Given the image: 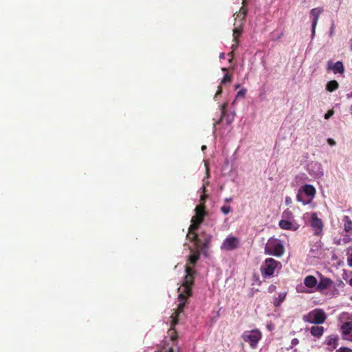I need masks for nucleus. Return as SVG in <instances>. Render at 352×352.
<instances>
[{"instance_id": "f257e3e1", "label": "nucleus", "mask_w": 352, "mask_h": 352, "mask_svg": "<svg viewBox=\"0 0 352 352\" xmlns=\"http://www.w3.org/2000/svg\"><path fill=\"white\" fill-rule=\"evenodd\" d=\"M186 276L182 284V291L179 294V298L184 300L188 298L192 295V286L194 284V274L196 271L192 267L185 265Z\"/></svg>"}, {"instance_id": "f03ea898", "label": "nucleus", "mask_w": 352, "mask_h": 352, "mask_svg": "<svg viewBox=\"0 0 352 352\" xmlns=\"http://www.w3.org/2000/svg\"><path fill=\"white\" fill-rule=\"evenodd\" d=\"M281 267L280 262L272 258H267L261 265L260 272L263 278H270L274 276L276 271Z\"/></svg>"}, {"instance_id": "7ed1b4c3", "label": "nucleus", "mask_w": 352, "mask_h": 352, "mask_svg": "<svg viewBox=\"0 0 352 352\" xmlns=\"http://www.w3.org/2000/svg\"><path fill=\"white\" fill-rule=\"evenodd\" d=\"M178 299L179 300V303L177 305V309H174V312L170 316V329L169 331H173V334L170 335V339L172 340H175L177 338V332L175 330V327L179 322V318L180 315L184 313L186 302L187 300V298H185L184 300L180 299L179 295L178 296Z\"/></svg>"}, {"instance_id": "20e7f679", "label": "nucleus", "mask_w": 352, "mask_h": 352, "mask_svg": "<svg viewBox=\"0 0 352 352\" xmlns=\"http://www.w3.org/2000/svg\"><path fill=\"white\" fill-rule=\"evenodd\" d=\"M284 250V246L280 241L274 238H270L265 247V254L277 257L281 256Z\"/></svg>"}, {"instance_id": "39448f33", "label": "nucleus", "mask_w": 352, "mask_h": 352, "mask_svg": "<svg viewBox=\"0 0 352 352\" xmlns=\"http://www.w3.org/2000/svg\"><path fill=\"white\" fill-rule=\"evenodd\" d=\"M327 320V315L323 309H315L302 316V320L315 324H323Z\"/></svg>"}, {"instance_id": "423d86ee", "label": "nucleus", "mask_w": 352, "mask_h": 352, "mask_svg": "<svg viewBox=\"0 0 352 352\" xmlns=\"http://www.w3.org/2000/svg\"><path fill=\"white\" fill-rule=\"evenodd\" d=\"M316 195L315 188L309 184L304 185L299 189L296 195V199L304 205L309 204Z\"/></svg>"}, {"instance_id": "0eeeda50", "label": "nucleus", "mask_w": 352, "mask_h": 352, "mask_svg": "<svg viewBox=\"0 0 352 352\" xmlns=\"http://www.w3.org/2000/svg\"><path fill=\"white\" fill-rule=\"evenodd\" d=\"M242 339L244 342H248L250 347L255 349L257 346L258 342L262 338L261 332L256 329L250 331H245L242 336Z\"/></svg>"}, {"instance_id": "6e6552de", "label": "nucleus", "mask_w": 352, "mask_h": 352, "mask_svg": "<svg viewBox=\"0 0 352 352\" xmlns=\"http://www.w3.org/2000/svg\"><path fill=\"white\" fill-rule=\"evenodd\" d=\"M310 225L314 231V234L319 236L322 232L323 222L321 219L318 217L316 212H314L311 215Z\"/></svg>"}, {"instance_id": "1a4fd4ad", "label": "nucleus", "mask_w": 352, "mask_h": 352, "mask_svg": "<svg viewBox=\"0 0 352 352\" xmlns=\"http://www.w3.org/2000/svg\"><path fill=\"white\" fill-rule=\"evenodd\" d=\"M239 246V239L235 236L227 237L221 245V249L230 251L238 248Z\"/></svg>"}, {"instance_id": "9d476101", "label": "nucleus", "mask_w": 352, "mask_h": 352, "mask_svg": "<svg viewBox=\"0 0 352 352\" xmlns=\"http://www.w3.org/2000/svg\"><path fill=\"white\" fill-rule=\"evenodd\" d=\"M323 12V9L322 8H316L311 9L310 11V17L312 19V35L315 34L316 27L318 23V21L319 19L320 15Z\"/></svg>"}, {"instance_id": "9b49d317", "label": "nucleus", "mask_w": 352, "mask_h": 352, "mask_svg": "<svg viewBox=\"0 0 352 352\" xmlns=\"http://www.w3.org/2000/svg\"><path fill=\"white\" fill-rule=\"evenodd\" d=\"M333 283V282L331 278L320 274L319 283L317 284V291L321 292L327 289L332 286Z\"/></svg>"}, {"instance_id": "f8f14e48", "label": "nucleus", "mask_w": 352, "mask_h": 352, "mask_svg": "<svg viewBox=\"0 0 352 352\" xmlns=\"http://www.w3.org/2000/svg\"><path fill=\"white\" fill-rule=\"evenodd\" d=\"M205 208L206 207L203 206V205L197 206L195 209V215L192 217L191 220L198 221V223H202L206 214Z\"/></svg>"}, {"instance_id": "ddd939ff", "label": "nucleus", "mask_w": 352, "mask_h": 352, "mask_svg": "<svg viewBox=\"0 0 352 352\" xmlns=\"http://www.w3.org/2000/svg\"><path fill=\"white\" fill-rule=\"evenodd\" d=\"M328 69H331L334 74H342L344 72V67L341 61H337L333 65L331 61L328 62Z\"/></svg>"}, {"instance_id": "4468645a", "label": "nucleus", "mask_w": 352, "mask_h": 352, "mask_svg": "<svg viewBox=\"0 0 352 352\" xmlns=\"http://www.w3.org/2000/svg\"><path fill=\"white\" fill-rule=\"evenodd\" d=\"M324 327L322 326H312L310 328V333L311 334V336L317 338H320V337H322V336L324 333Z\"/></svg>"}, {"instance_id": "2eb2a0df", "label": "nucleus", "mask_w": 352, "mask_h": 352, "mask_svg": "<svg viewBox=\"0 0 352 352\" xmlns=\"http://www.w3.org/2000/svg\"><path fill=\"white\" fill-rule=\"evenodd\" d=\"M200 258L199 251H195L192 254L189 256L188 260L186 265H188L193 268V267L196 265L197 262Z\"/></svg>"}, {"instance_id": "dca6fc26", "label": "nucleus", "mask_w": 352, "mask_h": 352, "mask_svg": "<svg viewBox=\"0 0 352 352\" xmlns=\"http://www.w3.org/2000/svg\"><path fill=\"white\" fill-rule=\"evenodd\" d=\"M304 284L309 288L317 287L318 281L315 276L309 275L305 278Z\"/></svg>"}, {"instance_id": "f3484780", "label": "nucleus", "mask_w": 352, "mask_h": 352, "mask_svg": "<svg viewBox=\"0 0 352 352\" xmlns=\"http://www.w3.org/2000/svg\"><path fill=\"white\" fill-rule=\"evenodd\" d=\"M279 226L283 230H296V227H294L292 223L289 220L282 219L279 221Z\"/></svg>"}, {"instance_id": "a211bd4d", "label": "nucleus", "mask_w": 352, "mask_h": 352, "mask_svg": "<svg viewBox=\"0 0 352 352\" xmlns=\"http://www.w3.org/2000/svg\"><path fill=\"white\" fill-rule=\"evenodd\" d=\"M338 338L337 336L331 335L327 338L326 344L331 346L332 349H335L338 346Z\"/></svg>"}, {"instance_id": "6ab92c4d", "label": "nucleus", "mask_w": 352, "mask_h": 352, "mask_svg": "<svg viewBox=\"0 0 352 352\" xmlns=\"http://www.w3.org/2000/svg\"><path fill=\"white\" fill-rule=\"evenodd\" d=\"M287 296L286 292H281L278 294V297L275 298L273 301V304L275 307H279L281 303L284 301Z\"/></svg>"}, {"instance_id": "aec40b11", "label": "nucleus", "mask_w": 352, "mask_h": 352, "mask_svg": "<svg viewBox=\"0 0 352 352\" xmlns=\"http://www.w3.org/2000/svg\"><path fill=\"white\" fill-rule=\"evenodd\" d=\"M243 6H242L239 12L238 13H235L234 14V16L236 15V19L237 18L240 19L241 20H244L245 16H246V14H247V9L245 8H244V5H245V0H243Z\"/></svg>"}, {"instance_id": "412c9836", "label": "nucleus", "mask_w": 352, "mask_h": 352, "mask_svg": "<svg viewBox=\"0 0 352 352\" xmlns=\"http://www.w3.org/2000/svg\"><path fill=\"white\" fill-rule=\"evenodd\" d=\"M338 82L336 80H333L327 82L326 85V89L327 91L332 92L333 91H336L338 88Z\"/></svg>"}, {"instance_id": "4be33fe9", "label": "nucleus", "mask_w": 352, "mask_h": 352, "mask_svg": "<svg viewBox=\"0 0 352 352\" xmlns=\"http://www.w3.org/2000/svg\"><path fill=\"white\" fill-rule=\"evenodd\" d=\"M186 236L190 241L195 242L197 245H199L201 244V239L198 237L196 232H188Z\"/></svg>"}, {"instance_id": "5701e85b", "label": "nucleus", "mask_w": 352, "mask_h": 352, "mask_svg": "<svg viewBox=\"0 0 352 352\" xmlns=\"http://www.w3.org/2000/svg\"><path fill=\"white\" fill-rule=\"evenodd\" d=\"M344 230L347 232L352 230V221L348 216L344 217Z\"/></svg>"}, {"instance_id": "b1692460", "label": "nucleus", "mask_w": 352, "mask_h": 352, "mask_svg": "<svg viewBox=\"0 0 352 352\" xmlns=\"http://www.w3.org/2000/svg\"><path fill=\"white\" fill-rule=\"evenodd\" d=\"M191 222H192V223L188 228V232H190V233L195 232L201 223H198V221H192V220H191Z\"/></svg>"}, {"instance_id": "393cba45", "label": "nucleus", "mask_w": 352, "mask_h": 352, "mask_svg": "<svg viewBox=\"0 0 352 352\" xmlns=\"http://www.w3.org/2000/svg\"><path fill=\"white\" fill-rule=\"evenodd\" d=\"M206 188L204 185L202 187V194L201 195V197H200V204L199 206L203 205V206H205L206 199H207V197H208V195L206 194Z\"/></svg>"}, {"instance_id": "a878e982", "label": "nucleus", "mask_w": 352, "mask_h": 352, "mask_svg": "<svg viewBox=\"0 0 352 352\" xmlns=\"http://www.w3.org/2000/svg\"><path fill=\"white\" fill-rule=\"evenodd\" d=\"M210 243V237H206L204 241H201V244L198 245L201 247L203 250H206L209 248V245Z\"/></svg>"}, {"instance_id": "bb28decb", "label": "nucleus", "mask_w": 352, "mask_h": 352, "mask_svg": "<svg viewBox=\"0 0 352 352\" xmlns=\"http://www.w3.org/2000/svg\"><path fill=\"white\" fill-rule=\"evenodd\" d=\"M342 329L344 333H350L351 330H352V323L351 322H345L342 325Z\"/></svg>"}, {"instance_id": "cd10ccee", "label": "nucleus", "mask_w": 352, "mask_h": 352, "mask_svg": "<svg viewBox=\"0 0 352 352\" xmlns=\"http://www.w3.org/2000/svg\"><path fill=\"white\" fill-rule=\"evenodd\" d=\"M242 29L241 28H236L233 30V41H236L238 37L241 35Z\"/></svg>"}, {"instance_id": "c85d7f7f", "label": "nucleus", "mask_w": 352, "mask_h": 352, "mask_svg": "<svg viewBox=\"0 0 352 352\" xmlns=\"http://www.w3.org/2000/svg\"><path fill=\"white\" fill-rule=\"evenodd\" d=\"M232 81V75L229 74H226L224 75L223 78L221 81V85L226 84L228 82H230Z\"/></svg>"}, {"instance_id": "c756f323", "label": "nucleus", "mask_w": 352, "mask_h": 352, "mask_svg": "<svg viewBox=\"0 0 352 352\" xmlns=\"http://www.w3.org/2000/svg\"><path fill=\"white\" fill-rule=\"evenodd\" d=\"M247 93V89L245 88H243L241 90H239L238 92H237V94L236 96V98H244L245 96V94Z\"/></svg>"}, {"instance_id": "7c9ffc66", "label": "nucleus", "mask_w": 352, "mask_h": 352, "mask_svg": "<svg viewBox=\"0 0 352 352\" xmlns=\"http://www.w3.org/2000/svg\"><path fill=\"white\" fill-rule=\"evenodd\" d=\"M221 211L224 214H228L231 211V207L228 205H223L221 207Z\"/></svg>"}, {"instance_id": "2f4dec72", "label": "nucleus", "mask_w": 352, "mask_h": 352, "mask_svg": "<svg viewBox=\"0 0 352 352\" xmlns=\"http://www.w3.org/2000/svg\"><path fill=\"white\" fill-rule=\"evenodd\" d=\"M283 216L285 218L289 219L292 216V212L287 209L283 212Z\"/></svg>"}, {"instance_id": "473e14b6", "label": "nucleus", "mask_w": 352, "mask_h": 352, "mask_svg": "<svg viewBox=\"0 0 352 352\" xmlns=\"http://www.w3.org/2000/svg\"><path fill=\"white\" fill-rule=\"evenodd\" d=\"M334 113V111L333 110H329L327 111V113H325L324 115V118L326 120L329 119L330 117H331Z\"/></svg>"}, {"instance_id": "72a5a7b5", "label": "nucleus", "mask_w": 352, "mask_h": 352, "mask_svg": "<svg viewBox=\"0 0 352 352\" xmlns=\"http://www.w3.org/2000/svg\"><path fill=\"white\" fill-rule=\"evenodd\" d=\"M337 352H352V350L349 348L341 347L337 351Z\"/></svg>"}, {"instance_id": "f704fd0d", "label": "nucleus", "mask_w": 352, "mask_h": 352, "mask_svg": "<svg viewBox=\"0 0 352 352\" xmlns=\"http://www.w3.org/2000/svg\"><path fill=\"white\" fill-rule=\"evenodd\" d=\"M334 30H335V25L333 23H332L331 24V28H330V31H329V36H333V34H334Z\"/></svg>"}, {"instance_id": "c9c22d12", "label": "nucleus", "mask_w": 352, "mask_h": 352, "mask_svg": "<svg viewBox=\"0 0 352 352\" xmlns=\"http://www.w3.org/2000/svg\"><path fill=\"white\" fill-rule=\"evenodd\" d=\"M233 41L234 42V43L232 44V51H234L238 47L239 42H238V39H236V41Z\"/></svg>"}, {"instance_id": "e433bc0d", "label": "nucleus", "mask_w": 352, "mask_h": 352, "mask_svg": "<svg viewBox=\"0 0 352 352\" xmlns=\"http://www.w3.org/2000/svg\"><path fill=\"white\" fill-rule=\"evenodd\" d=\"M222 93V87L221 85L218 87V89L216 92L215 97H217L218 96L221 95Z\"/></svg>"}, {"instance_id": "4c0bfd02", "label": "nucleus", "mask_w": 352, "mask_h": 352, "mask_svg": "<svg viewBox=\"0 0 352 352\" xmlns=\"http://www.w3.org/2000/svg\"><path fill=\"white\" fill-rule=\"evenodd\" d=\"M276 289V286L274 285H270L268 287L269 292L272 293L274 292Z\"/></svg>"}, {"instance_id": "58836bf2", "label": "nucleus", "mask_w": 352, "mask_h": 352, "mask_svg": "<svg viewBox=\"0 0 352 352\" xmlns=\"http://www.w3.org/2000/svg\"><path fill=\"white\" fill-rule=\"evenodd\" d=\"M226 104H223L221 105V114L222 116H223L226 113Z\"/></svg>"}, {"instance_id": "ea45409f", "label": "nucleus", "mask_w": 352, "mask_h": 352, "mask_svg": "<svg viewBox=\"0 0 352 352\" xmlns=\"http://www.w3.org/2000/svg\"><path fill=\"white\" fill-rule=\"evenodd\" d=\"M328 143L331 145V146H333L336 144V142L333 140V139H331V138H329L328 139Z\"/></svg>"}, {"instance_id": "a19ab883", "label": "nucleus", "mask_w": 352, "mask_h": 352, "mask_svg": "<svg viewBox=\"0 0 352 352\" xmlns=\"http://www.w3.org/2000/svg\"><path fill=\"white\" fill-rule=\"evenodd\" d=\"M166 352H178L177 350L173 347L169 348Z\"/></svg>"}, {"instance_id": "79ce46f5", "label": "nucleus", "mask_w": 352, "mask_h": 352, "mask_svg": "<svg viewBox=\"0 0 352 352\" xmlns=\"http://www.w3.org/2000/svg\"><path fill=\"white\" fill-rule=\"evenodd\" d=\"M228 56L230 57V61H231V60H232V59L233 58V57H234V51L230 52L228 54Z\"/></svg>"}, {"instance_id": "37998d69", "label": "nucleus", "mask_w": 352, "mask_h": 352, "mask_svg": "<svg viewBox=\"0 0 352 352\" xmlns=\"http://www.w3.org/2000/svg\"><path fill=\"white\" fill-rule=\"evenodd\" d=\"M219 58L221 59H224L225 58V54L223 52L221 53L220 55H219Z\"/></svg>"}, {"instance_id": "c03bdc74", "label": "nucleus", "mask_w": 352, "mask_h": 352, "mask_svg": "<svg viewBox=\"0 0 352 352\" xmlns=\"http://www.w3.org/2000/svg\"><path fill=\"white\" fill-rule=\"evenodd\" d=\"M232 201V197H229V198H226L225 199V201L226 202H230V201Z\"/></svg>"}, {"instance_id": "a18cd8bd", "label": "nucleus", "mask_w": 352, "mask_h": 352, "mask_svg": "<svg viewBox=\"0 0 352 352\" xmlns=\"http://www.w3.org/2000/svg\"><path fill=\"white\" fill-rule=\"evenodd\" d=\"M349 266L352 267V257L348 260Z\"/></svg>"}, {"instance_id": "49530a36", "label": "nucleus", "mask_w": 352, "mask_h": 352, "mask_svg": "<svg viewBox=\"0 0 352 352\" xmlns=\"http://www.w3.org/2000/svg\"><path fill=\"white\" fill-rule=\"evenodd\" d=\"M221 70L223 71V72H226L228 70V69L226 67H223L221 69Z\"/></svg>"}, {"instance_id": "de8ad7c7", "label": "nucleus", "mask_w": 352, "mask_h": 352, "mask_svg": "<svg viewBox=\"0 0 352 352\" xmlns=\"http://www.w3.org/2000/svg\"><path fill=\"white\" fill-rule=\"evenodd\" d=\"M349 283L352 286V278L349 280Z\"/></svg>"}, {"instance_id": "09e8293b", "label": "nucleus", "mask_w": 352, "mask_h": 352, "mask_svg": "<svg viewBox=\"0 0 352 352\" xmlns=\"http://www.w3.org/2000/svg\"><path fill=\"white\" fill-rule=\"evenodd\" d=\"M347 97H348V98H351V97H352V92H351L350 94H347Z\"/></svg>"}, {"instance_id": "8fccbe9b", "label": "nucleus", "mask_w": 352, "mask_h": 352, "mask_svg": "<svg viewBox=\"0 0 352 352\" xmlns=\"http://www.w3.org/2000/svg\"><path fill=\"white\" fill-rule=\"evenodd\" d=\"M240 87V85H235V89H238Z\"/></svg>"}, {"instance_id": "3c124183", "label": "nucleus", "mask_w": 352, "mask_h": 352, "mask_svg": "<svg viewBox=\"0 0 352 352\" xmlns=\"http://www.w3.org/2000/svg\"><path fill=\"white\" fill-rule=\"evenodd\" d=\"M206 146L205 145H204V146H201V149H202V150H204V149H206Z\"/></svg>"}, {"instance_id": "603ef678", "label": "nucleus", "mask_w": 352, "mask_h": 352, "mask_svg": "<svg viewBox=\"0 0 352 352\" xmlns=\"http://www.w3.org/2000/svg\"><path fill=\"white\" fill-rule=\"evenodd\" d=\"M221 118H220V120L219 121H217V123L219 124L221 122Z\"/></svg>"}]
</instances>
